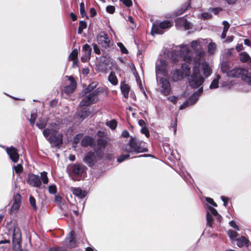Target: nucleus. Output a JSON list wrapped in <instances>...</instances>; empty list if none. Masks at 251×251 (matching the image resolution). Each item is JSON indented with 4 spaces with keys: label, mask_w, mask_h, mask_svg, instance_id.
Instances as JSON below:
<instances>
[{
    "label": "nucleus",
    "mask_w": 251,
    "mask_h": 251,
    "mask_svg": "<svg viewBox=\"0 0 251 251\" xmlns=\"http://www.w3.org/2000/svg\"><path fill=\"white\" fill-rule=\"evenodd\" d=\"M108 140L107 137L105 138H98L97 140V147L102 148L104 150L107 145Z\"/></svg>",
    "instance_id": "27"
},
{
    "label": "nucleus",
    "mask_w": 251,
    "mask_h": 251,
    "mask_svg": "<svg viewBox=\"0 0 251 251\" xmlns=\"http://www.w3.org/2000/svg\"><path fill=\"white\" fill-rule=\"evenodd\" d=\"M87 24L84 21H81L79 23V27L78 28V33L80 34L82 33L83 30L86 28Z\"/></svg>",
    "instance_id": "40"
},
{
    "label": "nucleus",
    "mask_w": 251,
    "mask_h": 251,
    "mask_svg": "<svg viewBox=\"0 0 251 251\" xmlns=\"http://www.w3.org/2000/svg\"><path fill=\"white\" fill-rule=\"evenodd\" d=\"M117 46L120 48L121 51L122 53L127 54L128 53V50L126 49V48L125 47V46L122 43H118Z\"/></svg>",
    "instance_id": "47"
},
{
    "label": "nucleus",
    "mask_w": 251,
    "mask_h": 251,
    "mask_svg": "<svg viewBox=\"0 0 251 251\" xmlns=\"http://www.w3.org/2000/svg\"><path fill=\"white\" fill-rule=\"evenodd\" d=\"M49 192L50 194H55L57 192V188L55 185H51L49 187Z\"/></svg>",
    "instance_id": "54"
},
{
    "label": "nucleus",
    "mask_w": 251,
    "mask_h": 251,
    "mask_svg": "<svg viewBox=\"0 0 251 251\" xmlns=\"http://www.w3.org/2000/svg\"><path fill=\"white\" fill-rule=\"evenodd\" d=\"M98 99L96 100L90 93L85 96L79 103L80 107L89 106L93 103H96Z\"/></svg>",
    "instance_id": "15"
},
{
    "label": "nucleus",
    "mask_w": 251,
    "mask_h": 251,
    "mask_svg": "<svg viewBox=\"0 0 251 251\" xmlns=\"http://www.w3.org/2000/svg\"><path fill=\"white\" fill-rule=\"evenodd\" d=\"M87 167L83 164L76 163L69 166V174L74 181H79L84 178L86 175Z\"/></svg>",
    "instance_id": "2"
},
{
    "label": "nucleus",
    "mask_w": 251,
    "mask_h": 251,
    "mask_svg": "<svg viewBox=\"0 0 251 251\" xmlns=\"http://www.w3.org/2000/svg\"><path fill=\"white\" fill-rule=\"evenodd\" d=\"M53 132L54 134H51L48 141L54 147L59 148L63 144V135L62 134L56 135V133L57 132L56 130H54Z\"/></svg>",
    "instance_id": "9"
},
{
    "label": "nucleus",
    "mask_w": 251,
    "mask_h": 251,
    "mask_svg": "<svg viewBox=\"0 0 251 251\" xmlns=\"http://www.w3.org/2000/svg\"><path fill=\"white\" fill-rule=\"evenodd\" d=\"M81 146L83 147L92 146L94 144V139L89 136H85L81 141Z\"/></svg>",
    "instance_id": "20"
},
{
    "label": "nucleus",
    "mask_w": 251,
    "mask_h": 251,
    "mask_svg": "<svg viewBox=\"0 0 251 251\" xmlns=\"http://www.w3.org/2000/svg\"><path fill=\"white\" fill-rule=\"evenodd\" d=\"M83 136V133H78L74 137L73 140V145L74 147H76L77 145L80 142V140L82 138Z\"/></svg>",
    "instance_id": "33"
},
{
    "label": "nucleus",
    "mask_w": 251,
    "mask_h": 251,
    "mask_svg": "<svg viewBox=\"0 0 251 251\" xmlns=\"http://www.w3.org/2000/svg\"><path fill=\"white\" fill-rule=\"evenodd\" d=\"M248 74V70L244 68H235L232 69L227 76L229 77L241 78L243 80L245 75Z\"/></svg>",
    "instance_id": "8"
},
{
    "label": "nucleus",
    "mask_w": 251,
    "mask_h": 251,
    "mask_svg": "<svg viewBox=\"0 0 251 251\" xmlns=\"http://www.w3.org/2000/svg\"><path fill=\"white\" fill-rule=\"evenodd\" d=\"M22 235L20 228L15 227L13 232V251H23L22 249Z\"/></svg>",
    "instance_id": "5"
},
{
    "label": "nucleus",
    "mask_w": 251,
    "mask_h": 251,
    "mask_svg": "<svg viewBox=\"0 0 251 251\" xmlns=\"http://www.w3.org/2000/svg\"><path fill=\"white\" fill-rule=\"evenodd\" d=\"M14 170L16 174H19L23 172V167L21 164H19L14 167Z\"/></svg>",
    "instance_id": "53"
},
{
    "label": "nucleus",
    "mask_w": 251,
    "mask_h": 251,
    "mask_svg": "<svg viewBox=\"0 0 251 251\" xmlns=\"http://www.w3.org/2000/svg\"><path fill=\"white\" fill-rule=\"evenodd\" d=\"M26 182L30 186L35 187L39 188L41 185V181L39 176L32 173L28 174Z\"/></svg>",
    "instance_id": "10"
},
{
    "label": "nucleus",
    "mask_w": 251,
    "mask_h": 251,
    "mask_svg": "<svg viewBox=\"0 0 251 251\" xmlns=\"http://www.w3.org/2000/svg\"><path fill=\"white\" fill-rule=\"evenodd\" d=\"M141 132L142 134H145L147 138H149L150 136L149 130L148 128V127L146 126H144L142 128L141 130Z\"/></svg>",
    "instance_id": "52"
},
{
    "label": "nucleus",
    "mask_w": 251,
    "mask_h": 251,
    "mask_svg": "<svg viewBox=\"0 0 251 251\" xmlns=\"http://www.w3.org/2000/svg\"><path fill=\"white\" fill-rule=\"evenodd\" d=\"M168 100L174 104H176L177 102V98L176 97L173 96L168 97Z\"/></svg>",
    "instance_id": "64"
},
{
    "label": "nucleus",
    "mask_w": 251,
    "mask_h": 251,
    "mask_svg": "<svg viewBox=\"0 0 251 251\" xmlns=\"http://www.w3.org/2000/svg\"><path fill=\"white\" fill-rule=\"evenodd\" d=\"M176 24L180 25L183 26L185 30H188L190 28V23L186 19L183 17L177 19L176 20Z\"/></svg>",
    "instance_id": "21"
},
{
    "label": "nucleus",
    "mask_w": 251,
    "mask_h": 251,
    "mask_svg": "<svg viewBox=\"0 0 251 251\" xmlns=\"http://www.w3.org/2000/svg\"><path fill=\"white\" fill-rule=\"evenodd\" d=\"M98 83L96 82H93L90 83L87 87L84 90V93L85 95L90 93L92 92L97 86Z\"/></svg>",
    "instance_id": "30"
},
{
    "label": "nucleus",
    "mask_w": 251,
    "mask_h": 251,
    "mask_svg": "<svg viewBox=\"0 0 251 251\" xmlns=\"http://www.w3.org/2000/svg\"><path fill=\"white\" fill-rule=\"evenodd\" d=\"M206 218L207 221V226L209 227H212L213 224L214 219L212 215L208 211H207Z\"/></svg>",
    "instance_id": "34"
},
{
    "label": "nucleus",
    "mask_w": 251,
    "mask_h": 251,
    "mask_svg": "<svg viewBox=\"0 0 251 251\" xmlns=\"http://www.w3.org/2000/svg\"><path fill=\"white\" fill-rule=\"evenodd\" d=\"M142 141L136 137H130L128 143L123 146V150L128 153H139L148 152V149L142 146Z\"/></svg>",
    "instance_id": "1"
},
{
    "label": "nucleus",
    "mask_w": 251,
    "mask_h": 251,
    "mask_svg": "<svg viewBox=\"0 0 251 251\" xmlns=\"http://www.w3.org/2000/svg\"><path fill=\"white\" fill-rule=\"evenodd\" d=\"M184 73L181 69H176L171 73V79L174 82H176L183 78Z\"/></svg>",
    "instance_id": "16"
},
{
    "label": "nucleus",
    "mask_w": 251,
    "mask_h": 251,
    "mask_svg": "<svg viewBox=\"0 0 251 251\" xmlns=\"http://www.w3.org/2000/svg\"><path fill=\"white\" fill-rule=\"evenodd\" d=\"M7 153L8 154L10 159L14 162L17 163L19 159V155L18 150L13 146L8 147L6 149Z\"/></svg>",
    "instance_id": "13"
},
{
    "label": "nucleus",
    "mask_w": 251,
    "mask_h": 251,
    "mask_svg": "<svg viewBox=\"0 0 251 251\" xmlns=\"http://www.w3.org/2000/svg\"><path fill=\"white\" fill-rule=\"evenodd\" d=\"M130 157L129 154H122L117 158V161L119 163L122 162L126 159H128Z\"/></svg>",
    "instance_id": "46"
},
{
    "label": "nucleus",
    "mask_w": 251,
    "mask_h": 251,
    "mask_svg": "<svg viewBox=\"0 0 251 251\" xmlns=\"http://www.w3.org/2000/svg\"><path fill=\"white\" fill-rule=\"evenodd\" d=\"M101 92L100 88H98L95 90H93L90 94L96 99H98L97 97L99 95L100 93Z\"/></svg>",
    "instance_id": "50"
},
{
    "label": "nucleus",
    "mask_w": 251,
    "mask_h": 251,
    "mask_svg": "<svg viewBox=\"0 0 251 251\" xmlns=\"http://www.w3.org/2000/svg\"><path fill=\"white\" fill-rule=\"evenodd\" d=\"M37 126H38L40 129L44 128L47 126V123L45 121H42L40 123H37L36 124Z\"/></svg>",
    "instance_id": "61"
},
{
    "label": "nucleus",
    "mask_w": 251,
    "mask_h": 251,
    "mask_svg": "<svg viewBox=\"0 0 251 251\" xmlns=\"http://www.w3.org/2000/svg\"><path fill=\"white\" fill-rule=\"evenodd\" d=\"M228 234L231 239H234L239 235L237 232L231 229L228 230Z\"/></svg>",
    "instance_id": "49"
},
{
    "label": "nucleus",
    "mask_w": 251,
    "mask_h": 251,
    "mask_svg": "<svg viewBox=\"0 0 251 251\" xmlns=\"http://www.w3.org/2000/svg\"><path fill=\"white\" fill-rule=\"evenodd\" d=\"M98 43L101 46L103 49H106L110 47V40L108 34L104 31H101L97 36Z\"/></svg>",
    "instance_id": "6"
},
{
    "label": "nucleus",
    "mask_w": 251,
    "mask_h": 251,
    "mask_svg": "<svg viewBox=\"0 0 251 251\" xmlns=\"http://www.w3.org/2000/svg\"><path fill=\"white\" fill-rule=\"evenodd\" d=\"M41 179L44 184H47L48 183V177L47 176V173L43 172L41 173Z\"/></svg>",
    "instance_id": "48"
},
{
    "label": "nucleus",
    "mask_w": 251,
    "mask_h": 251,
    "mask_svg": "<svg viewBox=\"0 0 251 251\" xmlns=\"http://www.w3.org/2000/svg\"><path fill=\"white\" fill-rule=\"evenodd\" d=\"M181 67L185 72V75L189 76L190 75V68L189 66L188 65L183 64H182Z\"/></svg>",
    "instance_id": "45"
},
{
    "label": "nucleus",
    "mask_w": 251,
    "mask_h": 251,
    "mask_svg": "<svg viewBox=\"0 0 251 251\" xmlns=\"http://www.w3.org/2000/svg\"><path fill=\"white\" fill-rule=\"evenodd\" d=\"M189 84L193 88H197L202 84L204 78L200 75V71L198 67H195L193 70V73L188 76Z\"/></svg>",
    "instance_id": "3"
},
{
    "label": "nucleus",
    "mask_w": 251,
    "mask_h": 251,
    "mask_svg": "<svg viewBox=\"0 0 251 251\" xmlns=\"http://www.w3.org/2000/svg\"><path fill=\"white\" fill-rule=\"evenodd\" d=\"M80 13L81 17H86V19H88V16L85 9V5L83 2L80 3Z\"/></svg>",
    "instance_id": "38"
},
{
    "label": "nucleus",
    "mask_w": 251,
    "mask_h": 251,
    "mask_svg": "<svg viewBox=\"0 0 251 251\" xmlns=\"http://www.w3.org/2000/svg\"><path fill=\"white\" fill-rule=\"evenodd\" d=\"M83 161L88 165L89 167H92L97 162V156L95 152L89 151L83 158Z\"/></svg>",
    "instance_id": "12"
},
{
    "label": "nucleus",
    "mask_w": 251,
    "mask_h": 251,
    "mask_svg": "<svg viewBox=\"0 0 251 251\" xmlns=\"http://www.w3.org/2000/svg\"><path fill=\"white\" fill-rule=\"evenodd\" d=\"M91 112L88 106L83 107L78 113V116L81 119V121L84 120L90 115Z\"/></svg>",
    "instance_id": "18"
},
{
    "label": "nucleus",
    "mask_w": 251,
    "mask_h": 251,
    "mask_svg": "<svg viewBox=\"0 0 251 251\" xmlns=\"http://www.w3.org/2000/svg\"><path fill=\"white\" fill-rule=\"evenodd\" d=\"M120 88L122 93L124 96V97L126 99H127L128 98V94L130 90V86L128 84L125 83L124 82H123L121 84Z\"/></svg>",
    "instance_id": "23"
},
{
    "label": "nucleus",
    "mask_w": 251,
    "mask_h": 251,
    "mask_svg": "<svg viewBox=\"0 0 251 251\" xmlns=\"http://www.w3.org/2000/svg\"><path fill=\"white\" fill-rule=\"evenodd\" d=\"M21 196L19 193H17L14 196V203L12 208L14 210L19 209L21 203Z\"/></svg>",
    "instance_id": "22"
},
{
    "label": "nucleus",
    "mask_w": 251,
    "mask_h": 251,
    "mask_svg": "<svg viewBox=\"0 0 251 251\" xmlns=\"http://www.w3.org/2000/svg\"><path fill=\"white\" fill-rule=\"evenodd\" d=\"M36 114H31L30 116V118L29 119L30 124L31 126H33L35 122L36 119Z\"/></svg>",
    "instance_id": "60"
},
{
    "label": "nucleus",
    "mask_w": 251,
    "mask_h": 251,
    "mask_svg": "<svg viewBox=\"0 0 251 251\" xmlns=\"http://www.w3.org/2000/svg\"><path fill=\"white\" fill-rule=\"evenodd\" d=\"M83 52L85 55H88L91 57V54L92 51V49L91 47L87 44H85L83 46L82 48Z\"/></svg>",
    "instance_id": "36"
},
{
    "label": "nucleus",
    "mask_w": 251,
    "mask_h": 251,
    "mask_svg": "<svg viewBox=\"0 0 251 251\" xmlns=\"http://www.w3.org/2000/svg\"><path fill=\"white\" fill-rule=\"evenodd\" d=\"M191 47L198 56H201L203 55L204 52L200 42L193 41L191 42Z\"/></svg>",
    "instance_id": "17"
},
{
    "label": "nucleus",
    "mask_w": 251,
    "mask_h": 251,
    "mask_svg": "<svg viewBox=\"0 0 251 251\" xmlns=\"http://www.w3.org/2000/svg\"><path fill=\"white\" fill-rule=\"evenodd\" d=\"M107 13L110 14H113L115 11V7L112 5H109L106 8Z\"/></svg>",
    "instance_id": "57"
},
{
    "label": "nucleus",
    "mask_w": 251,
    "mask_h": 251,
    "mask_svg": "<svg viewBox=\"0 0 251 251\" xmlns=\"http://www.w3.org/2000/svg\"><path fill=\"white\" fill-rule=\"evenodd\" d=\"M207 208L209 211H210L211 214L214 216H216V215H218L219 213L218 211L214 207H212L211 206L208 205Z\"/></svg>",
    "instance_id": "55"
},
{
    "label": "nucleus",
    "mask_w": 251,
    "mask_h": 251,
    "mask_svg": "<svg viewBox=\"0 0 251 251\" xmlns=\"http://www.w3.org/2000/svg\"><path fill=\"white\" fill-rule=\"evenodd\" d=\"M198 98H199L197 97V96H196L193 94L186 101L188 102L189 105H191L194 104L198 100Z\"/></svg>",
    "instance_id": "39"
},
{
    "label": "nucleus",
    "mask_w": 251,
    "mask_h": 251,
    "mask_svg": "<svg viewBox=\"0 0 251 251\" xmlns=\"http://www.w3.org/2000/svg\"><path fill=\"white\" fill-rule=\"evenodd\" d=\"M243 80L251 86V73H249L248 71V74L245 75Z\"/></svg>",
    "instance_id": "51"
},
{
    "label": "nucleus",
    "mask_w": 251,
    "mask_h": 251,
    "mask_svg": "<svg viewBox=\"0 0 251 251\" xmlns=\"http://www.w3.org/2000/svg\"><path fill=\"white\" fill-rule=\"evenodd\" d=\"M159 83L161 85L160 92L166 96L169 95L171 92V84L169 80L165 77H162L159 80Z\"/></svg>",
    "instance_id": "7"
},
{
    "label": "nucleus",
    "mask_w": 251,
    "mask_h": 251,
    "mask_svg": "<svg viewBox=\"0 0 251 251\" xmlns=\"http://www.w3.org/2000/svg\"><path fill=\"white\" fill-rule=\"evenodd\" d=\"M70 234H71V236L69 238V245L71 247H75V245H76V241L75 240V238L74 235V231L73 230L71 231L70 232Z\"/></svg>",
    "instance_id": "37"
},
{
    "label": "nucleus",
    "mask_w": 251,
    "mask_h": 251,
    "mask_svg": "<svg viewBox=\"0 0 251 251\" xmlns=\"http://www.w3.org/2000/svg\"><path fill=\"white\" fill-rule=\"evenodd\" d=\"M208 51L209 54H213L217 49V45L214 42H210L207 46Z\"/></svg>",
    "instance_id": "35"
},
{
    "label": "nucleus",
    "mask_w": 251,
    "mask_h": 251,
    "mask_svg": "<svg viewBox=\"0 0 251 251\" xmlns=\"http://www.w3.org/2000/svg\"><path fill=\"white\" fill-rule=\"evenodd\" d=\"M73 194L79 198L80 199H83L86 196V192L82 191L79 188H75L72 190Z\"/></svg>",
    "instance_id": "24"
},
{
    "label": "nucleus",
    "mask_w": 251,
    "mask_h": 251,
    "mask_svg": "<svg viewBox=\"0 0 251 251\" xmlns=\"http://www.w3.org/2000/svg\"><path fill=\"white\" fill-rule=\"evenodd\" d=\"M49 251H66V250L62 247H51L50 248Z\"/></svg>",
    "instance_id": "62"
},
{
    "label": "nucleus",
    "mask_w": 251,
    "mask_h": 251,
    "mask_svg": "<svg viewBox=\"0 0 251 251\" xmlns=\"http://www.w3.org/2000/svg\"><path fill=\"white\" fill-rule=\"evenodd\" d=\"M111 59V58L108 54L101 56L100 57V62L98 65V69L101 71L105 70L106 69V67L109 65Z\"/></svg>",
    "instance_id": "14"
},
{
    "label": "nucleus",
    "mask_w": 251,
    "mask_h": 251,
    "mask_svg": "<svg viewBox=\"0 0 251 251\" xmlns=\"http://www.w3.org/2000/svg\"><path fill=\"white\" fill-rule=\"evenodd\" d=\"M173 23L169 20H165L160 23L153 24L151 33L154 34H162L164 33V29L169 28L173 26Z\"/></svg>",
    "instance_id": "4"
},
{
    "label": "nucleus",
    "mask_w": 251,
    "mask_h": 251,
    "mask_svg": "<svg viewBox=\"0 0 251 251\" xmlns=\"http://www.w3.org/2000/svg\"><path fill=\"white\" fill-rule=\"evenodd\" d=\"M29 201L30 204L33 207L34 210H37L38 209V207L36 204L35 199L34 198V197L33 196L30 195L29 196Z\"/></svg>",
    "instance_id": "44"
},
{
    "label": "nucleus",
    "mask_w": 251,
    "mask_h": 251,
    "mask_svg": "<svg viewBox=\"0 0 251 251\" xmlns=\"http://www.w3.org/2000/svg\"><path fill=\"white\" fill-rule=\"evenodd\" d=\"M106 125L112 130H114L117 126V122L115 120H112L106 123Z\"/></svg>",
    "instance_id": "43"
},
{
    "label": "nucleus",
    "mask_w": 251,
    "mask_h": 251,
    "mask_svg": "<svg viewBox=\"0 0 251 251\" xmlns=\"http://www.w3.org/2000/svg\"><path fill=\"white\" fill-rule=\"evenodd\" d=\"M229 225L238 231L240 230L239 227L237 225L236 222L232 220L230 221Z\"/></svg>",
    "instance_id": "59"
},
{
    "label": "nucleus",
    "mask_w": 251,
    "mask_h": 251,
    "mask_svg": "<svg viewBox=\"0 0 251 251\" xmlns=\"http://www.w3.org/2000/svg\"><path fill=\"white\" fill-rule=\"evenodd\" d=\"M93 48H94V51L95 53L97 54H100V50L98 46V45L96 44H93Z\"/></svg>",
    "instance_id": "63"
},
{
    "label": "nucleus",
    "mask_w": 251,
    "mask_h": 251,
    "mask_svg": "<svg viewBox=\"0 0 251 251\" xmlns=\"http://www.w3.org/2000/svg\"><path fill=\"white\" fill-rule=\"evenodd\" d=\"M221 69L223 73H226L227 76L232 69L229 62L226 61L222 63Z\"/></svg>",
    "instance_id": "26"
},
{
    "label": "nucleus",
    "mask_w": 251,
    "mask_h": 251,
    "mask_svg": "<svg viewBox=\"0 0 251 251\" xmlns=\"http://www.w3.org/2000/svg\"><path fill=\"white\" fill-rule=\"evenodd\" d=\"M223 24L224 25V28L221 34V38L222 39H225L226 37V33L228 30V28H229L230 25L229 23L226 21H224L223 22Z\"/></svg>",
    "instance_id": "31"
},
{
    "label": "nucleus",
    "mask_w": 251,
    "mask_h": 251,
    "mask_svg": "<svg viewBox=\"0 0 251 251\" xmlns=\"http://www.w3.org/2000/svg\"><path fill=\"white\" fill-rule=\"evenodd\" d=\"M68 80L70 81V84L64 87L63 91L65 93L69 95L73 93L75 90L77 86V83L73 76L66 75Z\"/></svg>",
    "instance_id": "11"
},
{
    "label": "nucleus",
    "mask_w": 251,
    "mask_h": 251,
    "mask_svg": "<svg viewBox=\"0 0 251 251\" xmlns=\"http://www.w3.org/2000/svg\"><path fill=\"white\" fill-rule=\"evenodd\" d=\"M123 4L127 7H130L132 5V1L131 0H120Z\"/></svg>",
    "instance_id": "56"
},
{
    "label": "nucleus",
    "mask_w": 251,
    "mask_h": 251,
    "mask_svg": "<svg viewBox=\"0 0 251 251\" xmlns=\"http://www.w3.org/2000/svg\"><path fill=\"white\" fill-rule=\"evenodd\" d=\"M108 79L109 81L114 85H116L118 83V80L115 73L113 71L109 75Z\"/></svg>",
    "instance_id": "29"
},
{
    "label": "nucleus",
    "mask_w": 251,
    "mask_h": 251,
    "mask_svg": "<svg viewBox=\"0 0 251 251\" xmlns=\"http://www.w3.org/2000/svg\"><path fill=\"white\" fill-rule=\"evenodd\" d=\"M78 52L76 49L73 50L69 56L68 60L73 61L74 64L78 63Z\"/></svg>",
    "instance_id": "25"
},
{
    "label": "nucleus",
    "mask_w": 251,
    "mask_h": 251,
    "mask_svg": "<svg viewBox=\"0 0 251 251\" xmlns=\"http://www.w3.org/2000/svg\"><path fill=\"white\" fill-rule=\"evenodd\" d=\"M103 150H103L102 148H100V147H97V148L95 149V151L96 153V155L99 159H101L103 157Z\"/></svg>",
    "instance_id": "42"
},
{
    "label": "nucleus",
    "mask_w": 251,
    "mask_h": 251,
    "mask_svg": "<svg viewBox=\"0 0 251 251\" xmlns=\"http://www.w3.org/2000/svg\"><path fill=\"white\" fill-rule=\"evenodd\" d=\"M240 60L242 62H247L251 60V58L247 52H242L240 53Z\"/></svg>",
    "instance_id": "32"
},
{
    "label": "nucleus",
    "mask_w": 251,
    "mask_h": 251,
    "mask_svg": "<svg viewBox=\"0 0 251 251\" xmlns=\"http://www.w3.org/2000/svg\"><path fill=\"white\" fill-rule=\"evenodd\" d=\"M205 201L208 202L209 204H211L213 206L217 207V204L214 201L213 199L209 198L207 197L205 198Z\"/></svg>",
    "instance_id": "58"
},
{
    "label": "nucleus",
    "mask_w": 251,
    "mask_h": 251,
    "mask_svg": "<svg viewBox=\"0 0 251 251\" xmlns=\"http://www.w3.org/2000/svg\"><path fill=\"white\" fill-rule=\"evenodd\" d=\"M220 78L219 75H217V77L214 79L211 82L210 85V89H216L219 87V79Z\"/></svg>",
    "instance_id": "41"
},
{
    "label": "nucleus",
    "mask_w": 251,
    "mask_h": 251,
    "mask_svg": "<svg viewBox=\"0 0 251 251\" xmlns=\"http://www.w3.org/2000/svg\"><path fill=\"white\" fill-rule=\"evenodd\" d=\"M236 240L237 241V245L239 248H242L244 246L248 248L251 244L250 241L243 236H242L239 238H237Z\"/></svg>",
    "instance_id": "19"
},
{
    "label": "nucleus",
    "mask_w": 251,
    "mask_h": 251,
    "mask_svg": "<svg viewBox=\"0 0 251 251\" xmlns=\"http://www.w3.org/2000/svg\"><path fill=\"white\" fill-rule=\"evenodd\" d=\"M190 7V1L188 0L185 2L177 11V15H181L186 11Z\"/></svg>",
    "instance_id": "28"
}]
</instances>
